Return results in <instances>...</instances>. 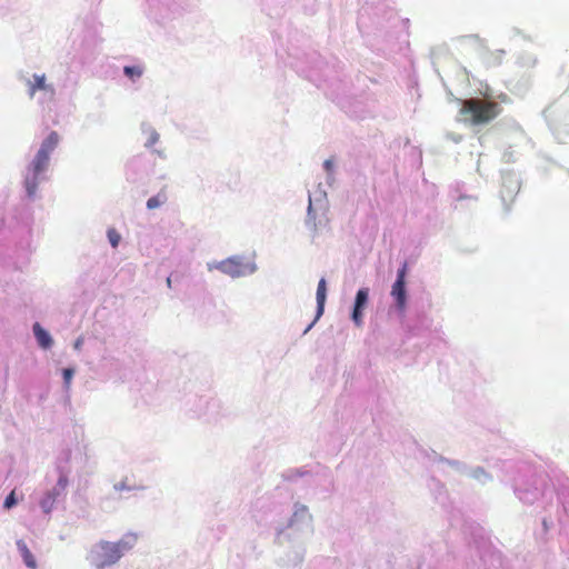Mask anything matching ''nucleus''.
Wrapping results in <instances>:
<instances>
[{"instance_id": "obj_1", "label": "nucleus", "mask_w": 569, "mask_h": 569, "mask_svg": "<svg viewBox=\"0 0 569 569\" xmlns=\"http://www.w3.org/2000/svg\"><path fill=\"white\" fill-rule=\"evenodd\" d=\"M500 112L501 107L497 102L477 98L463 100L460 108L462 121L472 126L489 123L497 118Z\"/></svg>"}, {"instance_id": "obj_2", "label": "nucleus", "mask_w": 569, "mask_h": 569, "mask_svg": "<svg viewBox=\"0 0 569 569\" xmlns=\"http://www.w3.org/2000/svg\"><path fill=\"white\" fill-rule=\"evenodd\" d=\"M59 143V134L56 131L43 140L38 153L32 161V179L26 180V188L29 196H33L38 186V177L42 173L49 164L50 153L57 148Z\"/></svg>"}, {"instance_id": "obj_3", "label": "nucleus", "mask_w": 569, "mask_h": 569, "mask_svg": "<svg viewBox=\"0 0 569 569\" xmlns=\"http://www.w3.org/2000/svg\"><path fill=\"white\" fill-rule=\"evenodd\" d=\"M122 556L120 543L101 542L97 552V566L99 569L116 563Z\"/></svg>"}, {"instance_id": "obj_4", "label": "nucleus", "mask_w": 569, "mask_h": 569, "mask_svg": "<svg viewBox=\"0 0 569 569\" xmlns=\"http://www.w3.org/2000/svg\"><path fill=\"white\" fill-rule=\"evenodd\" d=\"M408 271V263L403 262L402 267L398 270L397 279L391 288V296L396 300L397 308L405 311L407 306V291H406V276Z\"/></svg>"}, {"instance_id": "obj_5", "label": "nucleus", "mask_w": 569, "mask_h": 569, "mask_svg": "<svg viewBox=\"0 0 569 569\" xmlns=\"http://www.w3.org/2000/svg\"><path fill=\"white\" fill-rule=\"evenodd\" d=\"M368 297L369 291L367 288L359 289L356 295V301L352 311V320L358 327L362 325V309L366 307L368 302Z\"/></svg>"}, {"instance_id": "obj_6", "label": "nucleus", "mask_w": 569, "mask_h": 569, "mask_svg": "<svg viewBox=\"0 0 569 569\" xmlns=\"http://www.w3.org/2000/svg\"><path fill=\"white\" fill-rule=\"evenodd\" d=\"M219 269L232 277H239L242 273V266L239 261L236 259H228L226 261H222L219 266Z\"/></svg>"}, {"instance_id": "obj_7", "label": "nucleus", "mask_w": 569, "mask_h": 569, "mask_svg": "<svg viewBox=\"0 0 569 569\" xmlns=\"http://www.w3.org/2000/svg\"><path fill=\"white\" fill-rule=\"evenodd\" d=\"M33 333L41 348L49 349L52 346L53 341L50 335L38 322L33 325Z\"/></svg>"}, {"instance_id": "obj_8", "label": "nucleus", "mask_w": 569, "mask_h": 569, "mask_svg": "<svg viewBox=\"0 0 569 569\" xmlns=\"http://www.w3.org/2000/svg\"><path fill=\"white\" fill-rule=\"evenodd\" d=\"M317 317H320L325 309V302L327 298V283L323 278H321L318 282L317 288Z\"/></svg>"}, {"instance_id": "obj_9", "label": "nucleus", "mask_w": 569, "mask_h": 569, "mask_svg": "<svg viewBox=\"0 0 569 569\" xmlns=\"http://www.w3.org/2000/svg\"><path fill=\"white\" fill-rule=\"evenodd\" d=\"M17 547L21 553V557L26 563L27 567L31 569L37 568V561L30 549L28 548L27 543L23 540L17 541Z\"/></svg>"}, {"instance_id": "obj_10", "label": "nucleus", "mask_w": 569, "mask_h": 569, "mask_svg": "<svg viewBox=\"0 0 569 569\" xmlns=\"http://www.w3.org/2000/svg\"><path fill=\"white\" fill-rule=\"evenodd\" d=\"M57 496L58 492L56 490L48 491L40 501V506L46 513H49L52 510Z\"/></svg>"}, {"instance_id": "obj_11", "label": "nucleus", "mask_w": 569, "mask_h": 569, "mask_svg": "<svg viewBox=\"0 0 569 569\" xmlns=\"http://www.w3.org/2000/svg\"><path fill=\"white\" fill-rule=\"evenodd\" d=\"M167 193L164 190H161L158 194L151 197L148 201H147V208L149 210H153V209H157L159 208L161 204L166 203L167 202Z\"/></svg>"}, {"instance_id": "obj_12", "label": "nucleus", "mask_w": 569, "mask_h": 569, "mask_svg": "<svg viewBox=\"0 0 569 569\" xmlns=\"http://www.w3.org/2000/svg\"><path fill=\"white\" fill-rule=\"evenodd\" d=\"M46 89H47L46 76L44 74L34 76V81L30 82L29 94H30V97H33L37 90H46Z\"/></svg>"}, {"instance_id": "obj_13", "label": "nucleus", "mask_w": 569, "mask_h": 569, "mask_svg": "<svg viewBox=\"0 0 569 569\" xmlns=\"http://www.w3.org/2000/svg\"><path fill=\"white\" fill-rule=\"evenodd\" d=\"M124 74L131 80L138 79L142 76L143 70L139 66H126L123 68Z\"/></svg>"}, {"instance_id": "obj_14", "label": "nucleus", "mask_w": 569, "mask_h": 569, "mask_svg": "<svg viewBox=\"0 0 569 569\" xmlns=\"http://www.w3.org/2000/svg\"><path fill=\"white\" fill-rule=\"evenodd\" d=\"M108 239L113 248L118 247L121 236L117 232L116 229L111 228L108 230Z\"/></svg>"}, {"instance_id": "obj_15", "label": "nucleus", "mask_w": 569, "mask_h": 569, "mask_svg": "<svg viewBox=\"0 0 569 569\" xmlns=\"http://www.w3.org/2000/svg\"><path fill=\"white\" fill-rule=\"evenodd\" d=\"M62 375H63V380H64L66 387L69 388V386L71 383V379L73 377V370L70 368L63 369Z\"/></svg>"}, {"instance_id": "obj_16", "label": "nucleus", "mask_w": 569, "mask_h": 569, "mask_svg": "<svg viewBox=\"0 0 569 569\" xmlns=\"http://www.w3.org/2000/svg\"><path fill=\"white\" fill-rule=\"evenodd\" d=\"M16 503H17V501H16V497H14V491H11V492H10V495L6 498L4 503H3V507H4L6 509H10V508H12Z\"/></svg>"}, {"instance_id": "obj_17", "label": "nucleus", "mask_w": 569, "mask_h": 569, "mask_svg": "<svg viewBox=\"0 0 569 569\" xmlns=\"http://www.w3.org/2000/svg\"><path fill=\"white\" fill-rule=\"evenodd\" d=\"M158 139H159V134H158L157 132H154V131H153V132L150 134V138H149V141H148V146H152V144H154V143L158 141Z\"/></svg>"}, {"instance_id": "obj_18", "label": "nucleus", "mask_w": 569, "mask_h": 569, "mask_svg": "<svg viewBox=\"0 0 569 569\" xmlns=\"http://www.w3.org/2000/svg\"><path fill=\"white\" fill-rule=\"evenodd\" d=\"M331 166H332V164H331V161H330V160H327V161L325 162V167H326V169H327V170H330V169H331Z\"/></svg>"}, {"instance_id": "obj_19", "label": "nucleus", "mask_w": 569, "mask_h": 569, "mask_svg": "<svg viewBox=\"0 0 569 569\" xmlns=\"http://www.w3.org/2000/svg\"><path fill=\"white\" fill-rule=\"evenodd\" d=\"M167 284H168V287H171V277L167 278Z\"/></svg>"}, {"instance_id": "obj_20", "label": "nucleus", "mask_w": 569, "mask_h": 569, "mask_svg": "<svg viewBox=\"0 0 569 569\" xmlns=\"http://www.w3.org/2000/svg\"><path fill=\"white\" fill-rule=\"evenodd\" d=\"M311 209H312V204H311V200H309V206H308L309 213L311 212Z\"/></svg>"}, {"instance_id": "obj_21", "label": "nucleus", "mask_w": 569, "mask_h": 569, "mask_svg": "<svg viewBox=\"0 0 569 569\" xmlns=\"http://www.w3.org/2000/svg\"><path fill=\"white\" fill-rule=\"evenodd\" d=\"M62 482H63V485H64V483H66V480H64V479H62V478H60V479H59V483H62Z\"/></svg>"}]
</instances>
